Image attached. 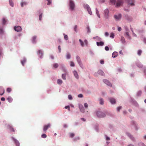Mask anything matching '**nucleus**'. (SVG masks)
<instances>
[{
	"label": "nucleus",
	"instance_id": "22",
	"mask_svg": "<svg viewBox=\"0 0 146 146\" xmlns=\"http://www.w3.org/2000/svg\"><path fill=\"white\" fill-rule=\"evenodd\" d=\"M100 103L101 105H103L104 104V101L103 99L101 98L99 100Z\"/></svg>",
	"mask_w": 146,
	"mask_h": 146
},
{
	"label": "nucleus",
	"instance_id": "31",
	"mask_svg": "<svg viewBox=\"0 0 146 146\" xmlns=\"http://www.w3.org/2000/svg\"><path fill=\"white\" fill-rule=\"evenodd\" d=\"M70 62V66L74 67L75 66L74 63L73 62L71 61Z\"/></svg>",
	"mask_w": 146,
	"mask_h": 146
},
{
	"label": "nucleus",
	"instance_id": "25",
	"mask_svg": "<svg viewBox=\"0 0 146 146\" xmlns=\"http://www.w3.org/2000/svg\"><path fill=\"white\" fill-rule=\"evenodd\" d=\"M9 4H10V5L12 7H13V5H14V4H13V3L12 2V0H9Z\"/></svg>",
	"mask_w": 146,
	"mask_h": 146
},
{
	"label": "nucleus",
	"instance_id": "2",
	"mask_svg": "<svg viewBox=\"0 0 146 146\" xmlns=\"http://www.w3.org/2000/svg\"><path fill=\"white\" fill-rule=\"evenodd\" d=\"M97 115L99 117H103L106 116V114L100 111L97 112Z\"/></svg>",
	"mask_w": 146,
	"mask_h": 146
},
{
	"label": "nucleus",
	"instance_id": "45",
	"mask_svg": "<svg viewBox=\"0 0 146 146\" xmlns=\"http://www.w3.org/2000/svg\"><path fill=\"white\" fill-rule=\"evenodd\" d=\"M42 17V13L39 16V20L41 21Z\"/></svg>",
	"mask_w": 146,
	"mask_h": 146
},
{
	"label": "nucleus",
	"instance_id": "53",
	"mask_svg": "<svg viewBox=\"0 0 146 146\" xmlns=\"http://www.w3.org/2000/svg\"><path fill=\"white\" fill-rule=\"evenodd\" d=\"M84 106L85 108H87L88 107V105L87 103H85L84 104Z\"/></svg>",
	"mask_w": 146,
	"mask_h": 146
},
{
	"label": "nucleus",
	"instance_id": "36",
	"mask_svg": "<svg viewBox=\"0 0 146 146\" xmlns=\"http://www.w3.org/2000/svg\"><path fill=\"white\" fill-rule=\"evenodd\" d=\"M11 91V89L10 88H7V91L8 92H10Z\"/></svg>",
	"mask_w": 146,
	"mask_h": 146
},
{
	"label": "nucleus",
	"instance_id": "58",
	"mask_svg": "<svg viewBox=\"0 0 146 146\" xmlns=\"http://www.w3.org/2000/svg\"><path fill=\"white\" fill-rule=\"evenodd\" d=\"M1 101H4L5 100V99L4 98L2 97V98H1Z\"/></svg>",
	"mask_w": 146,
	"mask_h": 146
},
{
	"label": "nucleus",
	"instance_id": "15",
	"mask_svg": "<svg viewBox=\"0 0 146 146\" xmlns=\"http://www.w3.org/2000/svg\"><path fill=\"white\" fill-rule=\"evenodd\" d=\"M118 55V53L116 52H114L112 54V56L113 58H115Z\"/></svg>",
	"mask_w": 146,
	"mask_h": 146
},
{
	"label": "nucleus",
	"instance_id": "47",
	"mask_svg": "<svg viewBox=\"0 0 146 146\" xmlns=\"http://www.w3.org/2000/svg\"><path fill=\"white\" fill-rule=\"evenodd\" d=\"M78 97L79 98H82L83 97V96L82 94H80L78 95Z\"/></svg>",
	"mask_w": 146,
	"mask_h": 146
},
{
	"label": "nucleus",
	"instance_id": "55",
	"mask_svg": "<svg viewBox=\"0 0 146 146\" xmlns=\"http://www.w3.org/2000/svg\"><path fill=\"white\" fill-rule=\"evenodd\" d=\"M100 63L101 64H103L104 63V60H101L100 61Z\"/></svg>",
	"mask_w": 146,
	"mask_h": 146
},
{
	"label": "nucleus",
	"instance_id": "26",
	"mask_svg": "<svg viewBox=\"0 0 146 146\" xmlns=\"http://www.w3.org/2000/svg\"><path fill=\"white\" fill-rule=\"evenodd\" d=\"M71 55L70 53H68L66 55V58L68 59H69L70 58Z\"/></svg>",
	"mask_w": 146,
	"mask_h": 146
},
{
	"label": "nucleus",
	"instance_id": "46",
	"mask_svg": "<svg viewBox=\"0 0 146 146\" xmlns=\"http://www.w3.org/2000/svg\"><path fill=\"white\" fill-rule=\"evenodd\" d=\"M64 38L66 40H67L68 39V36L67 35H65Z\"/></svg>",
	"mask_w": 146,
	"mask_h": 146
},
{
	"label": "nucleus",
	"instance_id": "11",
	"mask_svg": "<svg viewBox=\"0 0 146 146\" xmlns=\"http://www.w3.org/2000/svg\"><path fill=\"white\" fill-rule=\"evenodd\" d=\"M114 17L116 20H119L121 18V15L120 14L118 15H115L114 16Z\"/></svg>",
	"mask_w": 146,
	"mask_h": 146
},
{
	"label": "nucleus",
	"instance_id": "48",
	"mask_svg": "<svg viewBox=\"0 0 146 146\" xmlns=\"http://www.w3.org/2000/svg\"><path fill=\"white\" fill-rule=\"evenodd\" d=\"M65 108L66 109H68V110H69V111H70V106H66L65 107Z\"/></svg>",
	"mask_w": 146,
	"mask_h": 146
},
{
	"label": "nucleus",
	"instance_id": "38",
	"mask_svg": "<svg viewBox=\"0 0 146 146\" xmlns=\"http://www.w3.org/2000/svg\"><path fill=\"white\" fill-rule=\"evenodd\" d=\"M10 130L11 131L15 132V130L14 129L11 127L10 126L9 127Z\"/></svg>",
	"mask_w": 146,
	"mask_h": 146
},
{
	"label": "nucleus",
	"instance_id": "7",
	"mask_svg": "<svg viewBox=\"0 0 146 146\" xmlns=\"http://www.w3.org/2000/svg\"><path fill=\"white\" fill-rule=\"evenodd\" d=\"M14 29L17 32H20L21 31L22 29L19 26H15L14 27Z\"/></svg>",
	"mask_w": 146,
	"mask_h": 146
},
{
	"label": "nucleus",
	"instance_id": "5",
	"mask_svg": "<svg viewBox=\"0 0 146 146\" xmlns=\"http://www.w3.org/2000/svg\"><path fill=\"white\" fill-rule=\"evenodd\" d=\"M109 11L108 9H106L104 11V15L105 17L108 18V17Z\"/></svg>",
	"mask_w": 146,
	"mask_h": 146
},
{
	"label": "nucleus",
	"instance_id": "27",
	"mask_svg": "<svg viewBox=\"0 0 146 146\" xmlns=\"http://www.w3.org/2000/svg\"><path fill=\"white\" fill-rule=\"evenodd\" d=\"M57 83L58 84H62V81L61 80L58 79L57 80Z\"/></svg>",
	"mask_w": 146,
	"mask_h": 146
},
{
	"label": "nucleus",
	"instance_id": "34",
	"mask_svg": "<svg viewBox=\"0 0 146 146\" xmlns=\"http://www.w3.org/2000/svg\"><path fill=\"white\" fill-rule=\"evenodd\" d=\"M7 100L10 102H12L13 100L12 99L11 97L8 98L7 99Z\"/></svg>",
	"mask_w": 146,
	"mask_h": 146
},
{
	"label": "nucleus",
	"instance_id": "49",
	"mask_svg": "<svg viewBox=\"0 0 146 146\" xmlns=\"http://www.w3.org/2000/svg\"><path fill=\"white\" fill-rule=\"evenodd\" d=\"M105 35L106 36H109V34L108 32H105Z\"/></svg>",
	"mask_w": 146,
	"mask_h": 146
},
{
	"label": "nucleus",
	"instance_id": "61",
	"mask_svg": "<svg viewBox=\"0 0 146 146\" xmlns=\"http://www.w3.org/2000/svg\"><path fill=\"white\" fill-rule=\"evenodd\" d=\"M3 32V30L2 29H0V33H2Z\"/></svg>",
	"mask_w": 146,
	"mask_h": 146
},
{
	"label": "nucleus",
	"instance_id": "32",
	"mask_svg": "<svg viewBox=\"0 0 146 146\" xmlns=\"http://www.w3.org/2000/svg\"><path fill=\"white\" fill-rule=\"evenodd\" d=\"M79 41L80 43L81 46H84V43L83 42L81 39H79Z\"/></svg>",
	"mask_w": 146,
	"mask_h": 146
},
{
	"label": "nucleus",
	"instance_id": "24",
	"mask_svg": "<svg viewBox=\"0 0 146 146\" xmlns=\"http://www.w3.org/2000/svg\"><path fill=\"white\" fill-rule=\"evenodd\" d=\"M53 66L54 68H57L58 66V64L57 63H55L53 64Z\"/></svg>",
	"mask_w": 146,
	"mask_h": 146
},
{
	"label": "nucleus",
	"instance_id": "29",
	"mask_svg": "<svg viewBox=\"0 0 146 146\" xmlns=\"http://www.w3.org/2000/svg\"><path fill=\"white\" fill-rule=\"evenodd\" d=\"M121 41H122V42L123 43H125V38H124V37L122 36L121 37Z\"/></svg>",
	"mask_w": 146,
	"mask_h": 146
},
{
	"label": "nucleus",
	"instance_id": "30",
	"mask_svg": "<svg viewBox=\"0 0 146 146\" xmlns=\"http://www.w3.org/2000/svg\"><path fill=\"white\" fill-rule=\"evenodd\" d=\"M142 52V50H138V51H137V54L139 55L140 56Z\"/></svg>",
	"mask_w": 146,
	"mask_h": 146
},
{
	"label": "nucleus",
	"instance_id": "44",
	"mask_svg": "<svg viewBox=\"0 0 146 146\" xmlns=\"http://www.w3.org/2000/svg\"><path fill=\"white\" fill-rule=\"evenodd\" d=\"M74 76L77 79H78V74H74Z\"/></svg>",
	"mask_w": 146,
	"mask_h": 146
},
{
	"label": "nucleus",
	"instance_id": "21",
	"mask_svg": "<svg viewBox=\"0 0 146 146\" xmlns=\"http://www.w3.org/2000/svg\"><path fill=\"white\" fill-rule=\"evenodd\" d=\"M96 14L98 17L99 18H100V16L98 11L97 9V8H96Z\"/></svg>",
	"mask_w": 146,
	"mask_h": 146
},
{
	"label": "nucleus",
	"instance_id": "13",
	"mask_svg": "<svg viewBox=\"0 0 146 146\" xmlns=\"http://www.w3.org/2000/svg\"><path fill=\"white\" fill-rule=\"evenodd\" d=\"M5 92V90L2 87H0V95L2 96Z\"/></svg>",
	"mask_w": 146,
	"mask_h": 146
},
{
	"label": "nucleus",
	"instance_id": "23",
	"mask_svg": "<svg viewBox=\"0 0 146 146\" xmlns=\"http://www.w3.org/2000/svg\"><path fill=\"white\" fill-rule=\"evenodd\" d=\"M27 4V3L26 2H22L21 3V7H23V5H26Z\"/></svg>",
	"mask_w": 146,
	"mask_h": 146
},
{
	"label": "nucleus",
	"instance_id": "14",
	"mask_svg": "<svg viewBox=\"0 0 146 146\" xmlns=\"http://www.w3.org/2000/svg\"><path fill=\"white\" fill-rule=\"evenodd\" d=\"M97 45L98 46H102L104 44V42L102 41H100L99 42H96Z\"/></svg>",
	"mask_w": 146,
	"mask_h": 146
},
{
	"label": "nucleus",
	"instance_id": "56",
	"mask_svg": "<svg viewBox=\"0 0 146 146\" xmlns=\"http://www.w3.org/2000/svg\"><path fill=\"white\" fill-rule=\"evenodd\" d=\"M84 42L86 45L88 44V41L87 40H85L84 41Z\"/></svg>",
	"mask_w": 146,
	"mask_h": 146
},
{
	"label": "nucleus",
	"instance_id": "43",
	"mask_svg": "<svg viewBox=\"0 0 146 146\" xmlns=\"http://www.w3.org/2000/svg\"><path fill=\"white\" fill-rule=\"evenodd\" d=\"M6 22V21L5 20V19L3 18V24H5V23Z\"/></svg>",
	"mask_w": 146,
	"mask_h": 146
},
{
	"label": "nucleus",
	"instance_id": "6",
	"mask_svg": "<svg viewBox=\"0 0 146 146\" xmlns=\"http://www.w3.org/2000/svg\"><path fill=\"white\" fill-rule=\"evenodd\" d=\"M126 1L127 2L128 4L132 6L134 5V0H126Z\"/></svg>",
	"mask_w": 146,
	"mask_h": 146
},
{
	"label": "nucleus",
	"instance_id": "39",
	"mask_svg": "<svg viewBox=\"0 0 146 146\" xmlns=\"http://www.w3.org/2000/svg\"><path fill=\"white\" fill-rule=\"evenodd\" d=\"M114 36V34L113 33H111L110 37L111 38H113Z\"/></svg>",
	"mask_w": 146,
	"mask_h": 146
},
{
	"label": "nucleus",
	"instance_id": "59",
	"mask_svg": "<svg viewBox=\"0 0 146 146\" xmlns=\"http://www.w3.org/2000/svg\"><path fill=\"white\" fill-rule=\"evenodd\" d=\"M121 27H118V31H121Z\"/></svg>",
	"mask_w": 146,
	"mask_h": 146
},
{
	"label": "nucleus",
	"instance_id": "52",
	"mask_svg": "<svg viewBox=\"0 0 146 146\" xmlns=\"http://www.w3.org/2000/svg\"><path fill=\"white\" fill-rule=\"evenodd\" d=\"M77 26L76 25L75 26V27H74V30L75 31H76V32H77Z\"/></svg>",
	"mask_w": 146,
	"mask_h": 146
},
{
	"label": "nucleus",
	"instance_id": "35",
	"mask_svg": "<svg viewBox=\"0 0 146 146\" xmlns=\"http://www.w3.org/2000/svg\"><path fill=\"white\" fill-rule=\"evenodd\" d=\"M41 137L44 138H46L47 137L46 135L45 134H42L41 135Z\"/></svg>",
	"mask_w": 146,
	"mask_h": 146
},
{
	"label": "nucleus",
	"instance_id": "41",
	"mask_svg": "<svg viewBox=\"0 0 146 146\" xmlns=\"http://www.w3.org/2000/svg\"><path fill=\"white\" fill-rule=\"evenodd\" d=\"M48 1L47 5H50L51 3V1L50 0H47Z\"/></svg>",
	"mask_w": 146,
	"mask_h": 146
},
{
	"label": "nucleus",
	"instance_id": "33",
	"mask_svg": "<svg viewBox=\"0 0 146 146\" xmlns=\"http://www.w3.org/2000/svg\"><path fill=\"white\" fill-rule=\"evenodd\" d=\"M66 74H63L62 75V77L63 79L64 80L66 79L65 76H66Z\"/></svg>",
	"mask_w": 146,
	"mask_h": 146
},
{
	"label": "nucleus",
	"instance_id": "9",
	"mask_svg": "<svg viewBox=\"0 0 146 146\" xmlns=\"http://www.w3.org/2000/svg\"><path fill=\"white\" fill-rule=\"evenodd\" d=\"M76 58L78 64L80 66H81L82 64V62L80 57L78 56H76Z\"/></svg>",
	"mask_w": 146,
	"mask_h": 146
},
{
	"label": "nucleus",
	"instance_id": "50",
	"mask_svg": "<svg viewBox=\"0 0 146 146\" xmlns=\"http://www.w3.org/2000/svg\"><path fill=\"white\" fill-rule=\"evenodd\" d=\"M105 50L106 51H108L109 50V48L108 46H106L105 48Z\"/></svg>",
	"mask_w": 146,
	"mask_h": 146
},
{
	"label": "nucleus",
	"instance_id": "10",
	"mask_svg": "<svg viewBox=\"0 0 146 146\" xmlns=\"http://www.w3.org/2000/svg\"><path fill=\"white\" fill-rule=\"evenodd\" d=\"M50 127V125L48 124L46 125H45L44 126L43 130L45 131L48 129Z\"/></svg>",
	"mask_w": 146,
	"mask_h": 146
},
{
	"label": "nucleus",
	"instance_id": "60",
	"mask_svg": "<svg viewBox=\"0 0 146 146\" xmlns=\"http://www.w3.org/2000/svg\"><path fill=\"white\" fill-rule=\"evenodd\" d=\"M128 136H129V137H130L131 139H133H133H132V136H131L130 134H128Z\"/></svg>",
	"mask_w": 146,
	"mask_h": 146
},
{
	"label": "nucleus",
	"instance_id": "63",
	"mask_svg": "<svg viewBox=\"0 0 146 146\" xmlns=\"http://www.w3.org/2000/svg\"><path fill=\"white\" fill-rule=\"evenodd\" d=\"M81 119L83 121H86V120L85 119H84V118H81Z\"/></svg>",
	"mask_w": 146,
	"mask_h": 146
},
{
	"label": "nucleus",
	"instance_id": "4",
	"mask_svg": "<svg viewBox=\"0 0 146 146\" xmlns=\"http://www.w3.org/2000/svg\"><path fill=\"white\" fill-rule=\"evenodd\" d=\"M123 3V1L122 0H118L117 1L116 6L117 7H119Z\"/></svg>",
	"mask_w": 146,
	"mask_h": 146
},
{
	"label": "nucleus",
	"instance_id": "54",
	"mask_svg": "<svg viewBox=\"0 0 146 146\" xmlns=\"http://www.w3.org/2000/svg\"><path fill=\"white\" fill-rule=\"evenodd\" d=\"M58 48L59 50V52H61V48L60 46H59L58 47Z\"/></svg>",
	"mask_w": 146,
	"mask_h": 146
},
{
	"label": "nucleus",
	"instance_id": "40",
	"mask_svg": "<svg viewBox=\"0 0 146 146\" xmlns=\"http://www.w3.org/2000/svg\"><path fill=\"white\" fill-rule=\"evenodd\" d=\"M110 2L112 4H115V0H110Z\"/></svg>",
	"mask_w": 146,
	"mask_h": 146
},
{
	"label": "nucleus",
	"instance_id": "37",
	"mask_svg": "<svg viewBox=\"0 0 146 146\" xmlns=\"http://www.w3.org/2000/svg\"><path fill=\"white\" fill-rule=\"evenodd\" d=\"M74 135H75L74 133H70V137L72 138L74 136Z\"/></svg>",
	"mask_w": 146,
	"mask_h": 146
},
{
	"label": "nucleus",
	"instance_id": "8",
	"mask_svg": "<svg viewBox=\"0 0 146 146\" xmlns=\"http://www.w3.org/2000/svg\"><path fill=\"white\" fill-rule=\"evenodd\" d=\"M103 82L107 85L109 86L110 87H112L111 84L109 82V81L106 79H104L103 80Z\"/></svg>",
	"mask_w": 146,
	"mask_h": 146
},
{
	"label": "nucleus",
	"instance_id": "17",
	"mask_svg": "<svg viewBox=\"0 0 146 146\" xmlns=\"http://www.w3.org/2000/svg\"><path fill=\"white\" fill-rule=\"evenodd\" d=\"M79 108L81 112L82 113L84 112V109L82 105L79 106Z\"/></svg>",
	"mask_w": 146,
	"mask_h": 146
},
{
	"label": "nucleus",
	"instance_id": "62",
	"mask_svg": "<svg viewBox=\"0 0 146 146\" xmlns=\"http://www.w3.org/2000/svg\"><path fill=\"white\" fill-rule=\"evenodd\" d=\"M119 54H122V55H123V52H122V50H120L119 52Z\"/></svg>",
	"mask_w": 146,
	"mask_h": 146
},
{
	"label": "nucleus",
	"instance_id": "3",
	"mask_svg": "<svg viewBox=\"0 0 146 146\" xmlns=\"http://www.w3.org/2000/svg\"><path fill=\"white\" fill-rule=\"evenodd\" d=\"M69 5L72 10H73L75 7V4L74 2L71 0H70Z\"/></svg>",
	"mask_w": 146,
	"mask_h": 146
},
{
	"label": "nucleus",
	"instance_id": "1",
	"mask_svg": "<svg viewBox=\"0 0 146 146\" xmlns=\"http://www.w3.org/2000/svg\"><path fill=\"white\" fill-rule=\"evenodd\" d=\"M84 8L86 9L87 11H88V13L90 15H92V12L91 11V9L90 7L87 4L84 5Z\"/></svg>",
	"mask_w": 146,
	"mask_h": 146
},
{
	"label": "nucleus",
	"instance_id": "57",
	"mask_svg": "<svg viewBox=\"0 0 146 146\" xmlns=\"http://www.w3.org/2000/svg\"><path fill=\"white\" fill-rule=\"evenodd\" d=\"M106 140L107 141H109L110 140V137H107V136H106Z\"/></svg>",
	"mask_w": 146,
	"mask_h": 146
},
{
	"label": "nucleus",
	"instance_id": "64",
	"mask_svg": "<svg viewBox=\"0 0 146 146\" xmlns=\"http://www.w3.org/2000/svg\"><path fill=\"white\" fill-rule=\"evenodd\" d=\"M118 70H119V72H122V70L120 69H118Z\"/></svg>",
	"mask_w": 146,
	"mask_h": 146
},
{
	"label": "nucleus",
	"instance_id": "16",
	"mask_svg": "<svg viewBox=\"0 0 146 146\" xmlns=\"http://www.w3.org/2000/svg\"><path fill=\"white\" fill-rule=\"evenodd\" d=\"M27 60L25 58H24L21 61V62L23 66H24L25 63L26 62Z\"/></svg>",
	"mask_w": 146,
	"mask_h": 146
},
{
	"label": "nucleus",
	"instance_id": "18",
	"mask_svg": "<svg viewBox=\"0 0 146 146\" xmlns=\"http://www.w3.org/2000/svg\"><path fill=\"white\" fill-rule=\"evenodd\" d=\"M13 139L15 143L16 144V145L17 146H19V143L18 141L16 139H15L13 137Z\"/></svg>",
	"mask_w": 146,
	"mask_h": 146
},
{
	"label": "nucleus",
	"instance_id": "28",
	"mask_svg": "<svg viewBox=\"0 0 146 146\" xmlns=\"http://www.w3.org/2000/svg\"><path fill=\"white\" fill-rule=\"evenodd\" d=\"M36 36H33V43L36 42Z\"/></svg>",
	"mask_w": 146,
	"mask_h": 146
},
{
	"label": "nucleus",
	"instance_id": "51",
	"mask_svg": "<svg viewBox=\"0 0 146 146\" xmlns=\"http://www.w3.org/2000/svg\"><path fill=\"white\" fill-rule=\"evenodd\" d=\"M122 107L121 106L118 107L117 108V110L118 111H119V110Z\"/></svg>",
	"mask_w": 146,
	"mask_h": 146
},
{
	"label": "nucleus",
	"instance_id": "42",
	"mask_svg": "<svg viewBox=\"0 0 146 146\" xmlns=\"http://www.w3.org/2000/svg\"><path fill=\"white\" fill-rule=\"evenodd\" d=\"M68 99L70 100L72 99V97L71 95H69L68 96Z\"/></svg>",
	"mask_w": 146,
	"mask_h": 146
},
{
	"label": "nucleus",
	"instance_id": "12",
	"mask_svg": "<svg viewBox=\"0 0 146 146\" xmlns=\"http://www.w3.org/2000/svg\"><path fill=\"white\" fill-rule=\"evenodd\" d=\"M110 102L113 104L116 103V101L115 99L113 98H110L109 99Z\"/></svg>",
	"mask_w": 146,
	"mask_h": 146
},
{
	"label": "nucleus",
	"instance_id": "20",
	"mask_svg": "<svg viewBox=\"0 0 146 146\" xmlns=\"http://www.w3.org/2000/svg\"><path fill=\"white\" fill-rule=\"evenodd\" d=\"M38 55L40 56V58H41V56L42 55V51L41 50H39L38 51Z\"/></svg>",
	"mask_w": 146,
	"mask_h": 146
},
{
	"label": "nucleus",
	"instance_id": "19",
	"mask_svg": "<svg viewBox=\"0 0 146 146\" xmlns=\"http://www.w3.org/2000/svg\"><path fill=\"white\" fill-rule=\"evenodd\" d=\"M125 29H126V31H127L126 32V35L128 36V38L129 39H130L131 38V37L129 35V33L127 32L128 30V29L127 27H126Z\"/></svg>",
	"mask_w": 146,
	"mask_h": 146
}]
</instances>
